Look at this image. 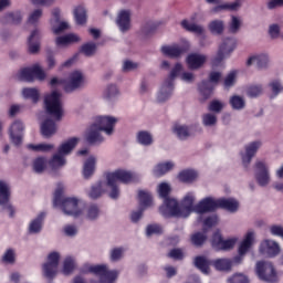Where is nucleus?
<instances>
[{"label":"nucleus","mask_w":283,"mask_h":283,"mask_svg":"<svg viewBox=\"0 0 283 283\" xmlns=\"http://www.w3.org/2000/svg\"><path fill=\"white\" fill-rule=\"evenodd\" d=\"M169 193H171V186L167 182H161L158 186V195L164 199L167 200L169 198Z\"/></svg>","instance_id":"55"},{"label":"nucleus","mask_w":283,"mask_h":283,"mask_svg":"<svg viewBox=\"0 0 283 283\" xmlns=\"http://www.w3.org/2000/svg\"><path fill=\"white\" fill-rule=\"evenodd\" d=\"M254 177L259 187H268L269 182H271V175L269 174V167H266V164H264V161L255 163Z\"/></svg>","instance_id":"13"},{"label":"nucleus","mask_w":283,"mask_h":283,"mask_svg":"<svg viewBox=\"0 0 283 283\" xmlns=\"http://www.w3.org/2000/svg\"><path fill=\"white\" fill-rule=\"evenodd\" d=\"M137 142L139 145H144V147H149V145L154 144V136L149 132L142 130L137 133Z\"/></svg>","instance_id":"40"},{"label":"nucleus","mask_w":283,"mask_h":283,"mask_svg":"<svg viewBox=\"0 0 283 283\" xmlns=\"http://www.w3.org/2000/svg\"><path fill=\"white\" fill-rule=\"evenodd\" d=\"M269 87L273 94L272 98H274V96H277V94L283 91L282 83L277 80L270 82Z\"/></svg>","instance_id":"61"},{"label":"nucleus","mask_w":283,"mask_h":283,"mask_svg":"<svg viewBox=\"0 0 283 283\" xmlns=\"http://www.w3.org/2000/svg\"><path fill=\"white\" fill-rule=\"evenodd\" d=\"M260 251L268 258H275V255H280V244L273 240H265L261 243Z\"/></svg>","instance_id":"23"},{"label":"nucleus","mask_w":283,"mask_h":283,"mask_svg":"<svg viewBox=\"0 0 283 283\" xmlns=\"http://www.w3.org/2000/svg\"><path fill=\"white\" fill-rule=\"evenodd\" d=\"M159 211L164 218H182L180 206L174 198L164 199V206L159 208Z\"/></svg>","instance_id":"9"},{"label":"nucleus","mask_w":283,"mask_h":283,"mask_svg":"<svg viewBox=\"0 0 283 283\" xmlns=\"http://www.w3.org/2000/svg\"><path fill=\"white\" fill-rule=\"evenodd\" d=\"M229 283H249V279L243 274H234L231 279L228 280Z\"/></svg>","instance_id":"64"},{"label":"nucleus","mask_w":283,"mask_h":283,"mask_svg":"<svg viewBox=\"0 0 283 283\" xmlns=\"http://www.w3.org/2000/svg\"><path fill=\"white\" fill-rule=\"evenodd\" d=\"M207 55L200 53H191L187 56L186 63L189 70H200L205 67V63H207Z\"/></svg>","instance_id":"21"},{"label":"nucleus","mask_w":283,"mask_h":283,"mask_svg":"<svg viewBox=\"0 0 283 283\" xmlns=\"http://www.w3.org/2000/svg\"><path fill=\"white\" fill-rule=\"evenodd\" d=\"M254 63L259 70H264L269 65V55H254L247 61V65H253Z\"/></svg>","instance_id":"34"},{"label":"nucleus","mask_w":283,"mask_h":283,"mask_svg":"<svg viewBox=\"0 0 283 283\" xmlns=\"http://www.w3.org/2000/svg\"><path fill=\"white\" fill-rule=\"evenodd\" d=\"M44 105L50 116H53L55 120L63 118V102H61V93L53 91L51 94L44 97Z\"/></svg>","instance_id":"4"},{"label":"nucleus","mask_w":283,"mask_h":283,"mask_svg":"<svg viewBox=\"0 0 283 283\" xmlns=\"http://www.w3.org/2000/svg\"><path fill=\"white\" fill-rule=\"evenodd\" d=\"M191 242L195 247H202L207 242V234L197 232L191 235Z\"/></svg>","instance_id":"56"},{"label":"nucleus","mask_w":283,"mask_h":283,"mask_svg":"<svg viewBox=\"0 0 283 283\" xmlns=\"http://www.w3.org/2000/svg\"><path fill=\"white\" fill-rule=\"evenodd\" d=\"M43 33L39 28L34 29L28 38V52L29 54H39L41 52V38Z\"/></svg>","instance_id":"17"},{"label":"nucleus","mask_w":283,"mask_h":283,"mask_svg":"<svg viewBox=\"0 0 283 283\" xmlns=\"http://www.w3.org/2000/svg\"><path fill=\"white\" fill-rule=\"evenodd\" d=\"M10 202V186H8L4 181H0V206L3 209H7L10 213V218L14 217V208Z\"/></svg>","instance_id":"18"},{"label":"nucleus","mask_w":283,"mask_h":283,"mask_svg":"<svg viewBox=\"0 0 283 283\" xmlns=\"http://www.w3.org/2000/svg\"><path fill=\"white\" fill-rule=\"evenodd\" d=\"M22 96L23 98H30L32 103H39L41 93L36 87H25L22 90Z\"/></svg>","instance_id":"38"},{"label":"nucleus","mask_w":283,"mask_h":283,"mask_svg":"<svg viewBox=\"0 0 283 283\" xmlns=\"http://www.w3.org/2000/svg\"><path fill=\"white\" fill-rule=\"evenodd\" d=\"M105 190H103V181H98L95 185L91 187V190L88 191V197L91 200H98L103 196Z\"/></svg>","instance_id":"41"},{"label":"nucleus","mask_w":283,"mask_h":283,"mask_svg":"<svg viewBox=\"0 0 283 283\" xmlns=\"http://www.w3.org/2000/svg\"><path fill=\"white\" fill-rule=\"evenodd\" d=\"M62 196L63 185L60 184L54 192L53 206L61 207L65 216H74V218H78V216H81V210H78V200L76 198L62 199Z\"/></svg>","instance_id":"2"},{"label":"nucleus","mask_w":283,"mask_h":283,"mask_svg":"<svg viewBox=\"0 0 283 283\" xmlns=\"http://www.w3.org/2000/svg\"><path fill=\"white\" fill-rule=\"evenodd\" d=\"M116 25L123 34L129 32L132 30V13L128 10L119 11L116 18Z\"/></svg>","instance_id":"19"},{"label":"nucleus","mask_w":283,"mask_h":283,"mask_svg":"<svg viewBox=\"0 0 283 283\" xmlns=\"http://www.w3.org/2000/svg\"><path fill=\"white\" fill-rule=\"evenodd\" d=\"M59 260H61L59 252H52L48 255V262L42 266L44 277H48V280H54L56 277V273H59Z\"/></svg>","instance_id":"7"},{"label":"nucleus","mask_w":283,"mask_h":283,"mask_svg":"<svg viewBox=\"0 0 283 283\" xmlns=\"http://www.w3.org/2000/svg\"><path fill=\"white\" fill-rule=\"evenodd\" d=\"M205 127H216L218 124V116L213 113H207L202 116Z\"/></svg>","instance_id":"52"},{"label":"nucleus","mask_w":283,"mask_h":283,"mask_svg":"<svg viewBox=\"0 0 283 283\" xmlns=\"http://www.w3.org/2000/svg\"><path fill=\"white\" fill-rule=\"evenodd\" d=\"M76 145H78V138L73 137L59 147L57 154H55L49 161V165L53 171L56 169H61V167H64L65 156H67V154H71Z\"/></svg>","instance_id":"3"},{"label":"nucleus","mask_w":283,"mask_h":283,"mask_svg":"<svg viewBox=\"0 0 283 283\" xmlns=\"http://www.w3.org/2000/svg\"><path fill=\"white\" fill-rule=\"evenodd\" d=\"M174 169V163L167 161L165 164H158L155 169L154 174L155 176H165L168 171H171Z\"/></svg>","instance_id":"45"},{"label":"nucleus","mask_w":283,"mask_h":283,"mask_svg":"<svg viewBox=\"0 0 283 283\" xmlns=\"http://www.w3.org/2000/svg\"><path fill=\"white\" fill-rule=\"evenodd\" d=\"M25 129V126L23 125V122L20 119L14 120L10 128H9V136L12 144L15 145V147H19L21 143H23V132Z\"/></svg>","instance_id":"14"},{"label":"nucleus","mask_w":283,"mask_h":283,"mask_svg":"<svg viewBox=\"0 0 283 283\" xmlns=\"http://www.w3.org/2000/svg\"><path fill=\"white\" fill-rule=\"evenodd\" d=\"M235 242H238V239H228L222 240L217 251H229L235 247Z\"/></svg>","instance_id":"59"},{"label":"nucleus","mask_w":283,"mask_h":283,"mask_svg":"<svg viewBox=\"0 0 283 283\" xmlns=\"http://www.w3.org/2000/svg\"><path fill=\"white\" fill-rule=\"evenodd\" d=\"M253 240H255V233H253V231H249L239 247V255L233 259L235 264H240V262H242L247 252L251 247H253Z\"/></svg>","instance_id":"16"},{"label":"nucleus","mask_w":283,"mask_h":283,"mask_svg":"<svg viewBox=\"0 0 283 283\" xmlns=\"http://www.w3.org/2000/svg\"><path fill=\"white\" fill-rule=\"evenodd\" d=\"M256 273L260 280L263 282H276L277 281V273L275 272V268L271 262H258L256 263Z\"/></svg>","instance_id":"6"},{"label":"nucleus","mask_w":283,"mask_h":283,"mask_svg":"<svg viewBox=\"0 0 283 283\" xmlns=\"http://www.w3.org/2000/svg\"><path fill=\"white\" fill-rule=\"evenodd\" d=\"M138 199L140 208L138 211H135L130 216L132 222H138L140 218H143V211L147 209V207H151V195L145 190H139Z\"/></svg>","instance_id":"12"},{"label":"nucleus","mask_w":283,"mask_h":283,"mask_svg":"<svg viewBox=\"0 0 283 283\" xmlns=\"http://www.w3.org/2000/svg\"><path fill=\"white\" fill-rule=\"evenodd\" d=\"M174 94V84L167 83L164 81L161 88L159 90L157 94V102L158 103H166V101H169L171 98V95Z\"/></svg>","instance_id":"28"},{"label":"nucleus","mask_w":283,"mask_h":283,"mask_svg":"<svg viewBox=\"0 0 283 283\" xmlns=\"http://www.w3.org/2000/svg\"><path fill=\"white\" fill-rule=\"evenodd\" d=\"M218 209V200H214L211 197L205 198L197 206H195L196 213H210Z\"/></svg>","instance_id":"22"},{"label":"nucleus","mask_w":283,"mask_h":283,"mask_svg":"<svg viewBox=\"0 0 283 283\" xmlns=\"http://www.w3.org/2000/svg\"><path fill=\"white\" fill-rule=\"evenodd\" d=\"M181 27L187 32H192V34H197V36H201V39L205 40V27L197 23H191L187 20L181 21Z\"/></svg>","instance_id":"29"},{"label":"nucleus","mask_w":283,"mask_h":283,"mask_svg":"<svg viewBox=\"0 0 283 283\" xmlns=\"http://www.w3.org/2000/svg\"><path fill=\"white\" fill-rule=\"evenodd\" d=\"M235 45L237 42L234 38H226L219 46L218 54L213 61L214 65H218V63L224 61V59H227V56H229L230 53L235 50Z\"/></svg>","instance_id":"11"},{"label":"nucleus","mask_w":283,"mask_h":283,"mask_svg":"<svg viewBox=\"0 0 283 283\" xmlns=\"http://www.w3.org/2000/svg\"><path fill=\"white\" fill-rule=\"evenodd\" d=\"M101 216V209H98V206L92 205L88 206L86 209V219L87 220H96Z\"/></svg>","instance_id":"54"},{"label":"nucleus","mask_w":283,"mask_h":283,"mask_svg":"<svg viewBox=\"0 0 283 283\" xmlns=\"http://www.w3.org/2000/svg\"><path fill=\"white\" fill-rule=\"evenodd\" d=\"M193 264L201 273H205L206 275L209 274V266L211 262L207 260L205 256H197L193 261Z\"/></svg>","instance_id":"39"},{"label":"nucleus","mask_w":283,"mask_h":283,"mask_svg":"<svg viewBox=\"0 0 283 283\" xmlns=\"http://www.w3.org/2000/svg\"><path fill=\"white\" fill-rule=\"evenodd\" d=\"M74 271V259L72 258H66L64 260V266H63V273L64 275H70Z\"/></svg>","instance_id":"63"},{"label":"nucleus","mask_w":283,"mask_h":283,"mask_svg":"<svg viewBox=\"0 0 283 283\" xmlns=\"http://www.w3.org/2000/svg\"><path fill=\"white\" fill-rule=\"evenodd\" d=\"M104 96L107 101L116 98V96H118V87L114 84H109L105 90Z\"/></svg>","instance_id":"58"},{"label":"nucleus","mask_w":283,"mask_h":283,"mask_svg":"<svg viewBox=\"0 0 283 283\" xmlns=\"http://www.w3.org/2000/svg\"><path fill=\"white\" fill-rule=\"evenodd\" d=\"M233 262L229 259H218L213 262V266L217 271H231Z\"/></svg>","instance_id":"46"},{"label":"nucleus","mask_w":283,"mask_h":283,"mask_svg":"<svg viewBox=\"0 0 283 283\" xmlns=\"http://www.w3.org/2000/svg\"><path fill=\"white\" fill-rule=\"evenodd\" d=\"M230 105L232 109L240 111V109H244L247 102L244 101V97L240 95H234L230 97Z\"/></svg>","instance_id":"48"},{"label":"nucleus","mask_w":283,"mask_h":283,"mask_svg":"<svg viewBox=\"0 0 283 283\" xmlns=\"http://www.w3.org/2000/svg\"><path fill=\"white\" fill-rule=\"evenodd\" d=\"M45 218V213H40L38 218L33 221H31L29 226V232L30 233H39L41 231V228L43 227V219Z\"/></svg>","instance_id":"44"},{"label":"nucleus","mask_w":283,"mask_h":283,"mask_svg":"<svg viewBox=\"0 0 283 283\" xmlns=\"http://www.w3.org/2000/svg\"><path fill=\"white\" fill-rule=\"evenodd\" d=\"M41 134L44 138H52L56 134V123L52 119H46L41 125Z\"/></svg>","instance_id":"33"},{"label":"nucleus","mask_w":283,"mask_h":283,"mask_svg":"<svg viewBox=\"0 0 283 283\" xmlns=\"http://www.w3.org/2000/svg\"><path fill=\"white\" fill-rule=\"evenodd\" d=\"M94 171H96V157L91 156L88 160L84 163L83 167V176L85 180H90L92 176H94Z\"/></svg>","instance_id":"31"},{"label":"nucleus","mask_w":283,"mask_h":283,"mask_svg":"<svg viewBox=\"0 0 283 283\" xmlns=\"http://www.w3.org/2000/svg\"><path fill=\"white\" fill-rule=\"evenodd\" d=\"M45 158L43 157H39L33 161V171H35V174H43V171H45Z\"/></svg>","instance_id":"57"},{"label":"nucleus","mask_w":283,"mask_h":283,"mask_svg":"<svg viewBox=\"0 0 283 283\" xmlns=\"http://www.w3.org/2000/svg\"><path fill=\"white\" fill-rule=\"evenodd\" d=\"M263 90L264 88L261 84L250 85L247 90V94L250 96V98H258V96L262 94Z\"/></svg>","instance_id":"53"},{"label":"nucleus","mask_w":283,"mask_h":283,"mask_svg":"<svg viewBox=\"0 0 283 283\" xmlns=\"http://www.w3.org/2000/svg\"><path fill=\"white\" fill-rule=\"evenodd\" d=\"M85 140L88 145H101L105 140L103 135H101L98 124L91 125L88 132L85 134Z\"/></svg>","instance_id":"20"},{"label":"nucleus","mask_w":283,"mask_h":283,"mask_svg":"<svg viewBox=\"0 0 283 283\" xmlns=\"http://www.w3.org/2000/svg\"><path fill=\"white\" fill-rule=\"evenodd\" d=\"M21 21H23V15L19 11L7 13L1 18V23H12L13 25H19Z\"/></svg>","instance_id":"36"},{"label":"nucleus","mask_w":283,"mask_h":283,"mask_svg":"<svg viewBox=\"0 0 283 283\" xmlns=\"http://www.w3.org/2000/svg\"><path fill=\"white\" fill-rule=\"evenodd\" d=\"M174 132L176 136L179 138V140H187V138L193 136V133L189 132V127L182 125H176Z\"/></svg>","instance_id":"42"},{"label":"nucleus","mask_w":283,"mask_h":283,"mask_svg":"<svg viewBox=\"0 0 283 283\" xmlns=\"http://www.w3.org/2000/svg\"><path fill=\"white\" fill-rule=\"evenodd\" d=\"M193 195H186L180 206L181 218H189L191 211H195L196 207H193Z\"/></svg>","instance_id":"26"},{"label":"nucleus","mask_w":283,"mask_h":283,"mask_svg":"<svg viewBox=\"0 0 283 283\" xmlns=\"http://www.w3.org/2000/svg\"><path fill=\"white\" fill-rule=\"evenodd\" d=\"M198 87L202 101H208V98H211V94H213V86L211 85V82L202 81Z\"/></svg>","instance_id":"35"},{"label":"nucleus","mask_w":283,"mask_h":283,"mask_svg":"<svg viewBox=\"0 0 283 283\" xmlns=\"http://www.w3.org/2000/svg\"><path fill=\"white\" fill-rule=\"evenodd\" d=\"M163 54L165 56H170V59H178V56H182L185 54V46L180 45H170L161 48Z\"/></svg>","instance_id":"30"},{"label":"nucleus","mask_w":283,"mask_h":283,"mask_svg":"<svg viewBox=\"0 0 283 283\" xmlns=\"http://www.w3.org/2000/svg\"><path fill=\"white\" fill-rule=\"evenodd\" d=\"M88 271L99 276V283H114L118 277V271H109L105 265H94Z\"/></svg>","instance_id":"10"},{"label":"nucleus","mask_w":283,"mask_h":283,"mask_svg":"<svg viewBox=\"0 0 283 283\" xmlns=\"http://www.w3.org/2000/svg\"><path fill=\"white\" fill-rule=\"evenodd\" d=\"M208 30L211 34H223L224 33V22L220 19H216L209 22Z\"/></svg>","instance_id":"37"},{"label":"nucleus","mask_w":283,"mask_h":283,"mask_svg":"<svg viewBox=\"0 0 283 283\" xmlns=\"http://www.w3.org/2000/svg\"><path fill=\"white\" fill-rule=\"evenodd\" d=\"M45 71L39 64L22 69L19 73L20 81H25L27 83H34V78L36 81H45Z\"/></svg>","instance_id":"5"},{"label":"nucleus","mask_w":283,"mask_h":283,"mask_svg":"<svg viewBox=\"0 0 283 283\" xmlns=\"http://www.w3.org/2000/svg\"><path fill=\"white\" fill-rule=\"evenodd\" d=\"M41 17H43V10L36 9L29 15L28 23H30L31 25H36Z\"/></svg>","instance_id":"60"},{"label":"nucleus","mask_w":283,"mask_h":283,"mask_svg":"<svg viewBox=\"0 0 283 283\" xmlns=\"http://www.w3.org/2000/svg\"><path fill=\"white\" fill-rule=\"evenodd\" d=\"M182 72V64L177 63L170 71L168 77L165 80L168 85H174V82L178 77V75Z\"/></svg>","instance_id":"49"},{"label":"nucleus","mask_w":283,"mask_h":283,"mask_svg":"<svg viewBox=\"0 0 283 283\" xmlns=\"http://www.w3.org/2000/svg\"><path fill=\"white\" fill-rule=\"evenodd\" d=\"M85 86V75L81 71H74L69 75V78L64 82V91L67 94L76 92L81 87Z\"/></svg>","instance_id":"8"},{"label":"nucleus","mask_w":283,"mask_h":283,"mask_svg":"<svg viewBox=\"0 0 283 283\" xmlns=\"http://www.w3.org/2000/svg\"><path fill=\"white\" fill-rule=\"evenodd\" d=\"M208 109L209 112H214L216 114H220V112L224 109V104L218 99H214L210 102Z\"/></svg>","instance_id":"62"},{"label":"nucleus","mask_w":283,"mask_h":283,"mask_svg":"<svg viewBox=\"0 0 283 283\" xmlns=\"http://www.w3.org/2000/svg\"><path fill=\"white\" fill-rule=\"evenodd\" d=\"M262 147V142H252L248 146H245V154L242 155V163L244 167H249L251 165V160H253V156L258 154V149Z\"/></svg>","instance_id":"24"},{"label":"nucleus","mask_w":283,"mask_h":283,"mask_svg":"<svg viewBox=\"0 0 283 283\" xmlns=\"http://www.w3.org/2000/svg\"><path fill=\"white\" fill-rule=\"evenodd\" d=\"M178 178L180 182H193L198 178V174L193 170H184L179 172Z\"/></svg>","instance_id":"47"},{"label":"nucleus","mask_w":283,"mask_h":283,"mask_svg":"<svg viewBox=\"0 0 283 283\" xmlns=\"http://www.w3.org/2000/svg\"><path fill=\"white\" fill-rule=\"evenodd\" d=\"M118 118L114 116H101L97 117L96 124L101 132H105L106 136H112L114 134V127H116Z\"/></svg>","instance_id":"15"},{"label":"nucleus","mask_w":283,"mask_h":283,"mask_svg":"<svg viewBox=\"0 0 283 283\" xmlns=\"http://www.w3.org/2000/svg\"><path fill=\"white\" fill-rule=\"evenodd\" d=\"M218 209H226V211H230L231 213H235L238 211V208L240 207V203L238 200L232 198H221L217 200Z\"/></svg>","instance_id":"27"},{"label":"nucleus","mask_w":283,"mask_h":283,"mask_svg":"<svg viewBox=\"0 0 283 283\" xmlns=\"http://www.w3.org/2000/svg\"><path fill=\"white\" fill-rule=\"evenodd\" d=\"M240 8V2H226L219 6L213 7L210 10V14H218L220 12H226V11H230V12H235V10H238Z\"/></svg>","instance_id":"32"},{"label":"nucleus","mask_w":283,"mask_h":283,"mask_svg":"<svg viewBox=\"0 0 283 283\" xmlns=\"http://www.w3.org/2000/svg\"><path fill=\"white\" fill-rule=\"evenodd\" d=\"M107 187H109V198L116 200L120 196V190L118 189V181L124 185H129V182H138L140 177L136 172L127 170H115L114 172L106 174Z\"/></svg>","instance_id":"1"},{"label":"nucleus","mask_w":283,"mask_h":283,"mask_svg":"<svg viewBox=\"0 0 283 283\" xmlns=\"http://www.w3.org/2000/svg\"><path fill=\"white\" fill-rule=\"evenodd\" d=\"M80 52L84 54V56H94L96 54V43L88 42L83 44Z\"/></svg>","instance_id":"51"},{"label":"nucleus","mask_w":283,"mask_h":283,"mask_svg":"<svg viewBox=\"0 0 283 283\" xmlns=\"http://www.w3.org/2000/svg\"><path fill=\"white\" fill-rule=\"evenodd\" d=\"M74 43H81V36L76 33H69L66 35H61L55 38L56 48H67Z\"/></svg>","instance_id":"25"},{"label":"nucleus","mask_w":283,"mask_h":283,"mask_svg":"<svg viewBox=\"0 0 283 283\" xmlns=\"http://www.w3.org/2000/svg\"><path fill=\"white\" fill-rule=\"evenodd\" d=\"M240 28H242V20L235 15H232L228 29L230 34H238L240 32Z\"/></svg>","instance_id":"50"},{"label":"nucleus","mask_w":283,"mask_h":283,"mask_svg":"<svg viewBox=\"0 0 283 283\" xmlns=\"http://www.w3.org/2000/svg\"><path fill=\"white\" fill-rule=\"evenodd\" d=\"M74 17L77 25H84V23H87V10H85V7L75 8Z\"/></svg>","instance_id":"43"}]
</instances>
